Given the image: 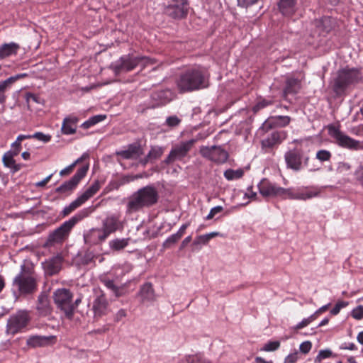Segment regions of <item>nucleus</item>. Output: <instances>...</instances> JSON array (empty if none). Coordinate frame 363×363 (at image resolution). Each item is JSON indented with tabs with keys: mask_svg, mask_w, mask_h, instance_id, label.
I'll use <instances>...</instances> for the list:
<instances>
[{
	"mask_svg": "<svg viewBox=\"0 0 363 363\" xmlns=\"http://www.w3.org/2000/svg\"><path fill=\"white\" fill-rule=\"evenodd\" d=\"M259 194L264 198L277 197L279 186L267 179H262L257 184Z\"/></svg>",
	"mask_w": 363,
	"mask_h": 363,
	"instance_id": "obj_22",
	"label": "nucleus"
},
{
	"mask_svg": "<svg viewBox=\"0 0 363 363\" xmlns=\"http://www.w3.org/2000/svg\"><path fill=\"white\" fill-rule=\"evenodd\" d=\"M53 298L57 308L62 311L67 318H72V299H73V294L70 290L65 288L58 289L53 293Z\"/></svg>",
	"mask_w": 363,
	"mask_h": 363,
	"instance_id": "obj_11",
	"label": "nucleus"
},
{
	"mask_svg": "<svg viewBox=\"0 0 363 363\" xmlns=\"http://www.w3.org/2000/svg\"><path fill=\"white\" fill-rule=\"evenodd\" d=\"M272 100L262 99L254 106L252 110L255 113H256L259 111L260 109H262L269 105H272Z\"/></svg>",
	"mask_w": 363,
	"mask_h": 363,
	"instance_id": "obj_47",
	"label": "nucleus"
},
{
	"mask_svg": "<svg viewBox=\"0 0 363 363\" xmlns=\"http://www.w3.org/2000/svg\"><path fill=\"white\" fill-rule=\"evenodd\" d=\"M351 315L356 320H362L363 318V306L359 305L352 311Z\"/></svg>",
	"mask_w": 363,
	"mask_h": 363,
	"instance_id": "obj_51",
	"label": "nucleus"
},
{
	"mask_svg": "<svg viewBox=\"0 0 363 363\" xmlns=\"http://www.w3.org/2000/svg\"><path fill=\"white\" fill-rule=\"evenodd\" d=\"M130 238H116L109 241V247L114 251H120L129 244Z\"/></svg>",
	"mask_w": 363,
	"mask_h": 363,
	"instance_id": "obj_36",
	"label": "nucleus"
},
{
	"mask_svg": "<svg viewBox=\"0 0 363 363\" xmlns=\"http://www.w3.org/2000/svg\"><path fill=\"white\" fill-rule=\"evenodd\" d=\"M120 225V221L116 216H109L103 220L102 227L100 228L108 238L111 233L118 230Z\"/></svg>",
	"mask_w": 363,
	"mask_h": 363,
	"instance_id": "obj_32",
	"label": "nucleus"
},
{
	"mask_svg": "<svg viewBox=\"0 0 363 363\" xmlns=\"http://www.w3.org/2000/svg\"><path fill=\"white\" fill-rule=\"evenodd\" d=\"M333 356V352L330 349L320 350L318 355L315 358V363H320L323 359L329 358Z\"/></svg>",
	"mask_w": 363,
	"mask_h": 363,
	"instance_id": "obj_46",
	"label": "nucleus"
},
{
	"mask_svg": "<svg viewBox=\"0 0 363 363\" xmlns=\"http://www.w3.org/2000/svg\"><path fill=\"white\" fill-rule=\"evenodd\" d=\"M340 349L341 350H356L357 347L356 345L353 342L350 343H343L340 346Z\"/></svg>",
	"mask_w": 363,
	"mask_h": 363,
	"instance_id": "obj_62",
	"label": "nucleus"
},
{
	"mask_svg": "<svg viewBox=\"0 0 363 363\" xmlns=\"http://www.w3.org/2000/svg\"><path fill=\"white\" fill-rule=\"evenodd\" d=\"M297 353H292L287 355L284 359V363H295L297 361Z\"/></svg>",
	"mask_w": 363,
	"mask_h": 363,
	"instance_id": "obj_64",
	"label": "nucleus"
},
{
	"mask_svg": "<svg viewBox=\"0 0 363 363\" xmlns=\"http://www.w3.org/2000/svg\"><path fill=\"white\" fill-rule=\"evenodd\" d=\"M38 290V275L34 266L29 262L21 265L20 272L12 281V292L17 298L21 296L35 294Z\"/></svg>",
	"mask_w": 363,
	"mask_h": 363,
	"instance_id": "obj_2",
	"label": "nucleus"
},
{
	"mask_svg": "<svg viewBox=\"0 0 363 363\" xmlns=\"http://www.w3.org/2000/svg\"><path fill=\"white\" fill-rule=\"evenodd\" d=\"M79 118L74 114L66 116L62 122V132L65 135H72L76 133Z\"/></svg>",
	"mask_w": 363,
	"mask_h": 363,
	"instance_id": "obj_29",
	"label": "nucleus"
},
{
	"mask_svg": "<svg viewBox=\"0 0 363 363\" xmlns=\"http://www.w3.org/2000/svg\"><path fill=\"white\" fill-rule=\"evenodd\" d=\"M320 189L315 186L283 188L279 186L277 197L282 199L306 201L317 197Z\"/></svg>",
	"mask_w": 363,
	"mask_h": 363,
	"instance_id": "obj_5",
	"label": "nucleus"
},
{
	"mask_svg": "<svg viewBox=\"0 0 363 363\" xmlns=\"http://www.w3.org/2000/svg\"><path fill=\"white\" fill-rule=\"evenodd\" d=\"M27 74L26 73H23V74H18L16 75H14V76H11L10 77H9L8 79H5L6 82L8 84V85L10 86V88L11 87V85L16 82L18 79H21V78H23L25 77H26Z\"/></svg>",
	"mask_w": 363,
	"mask_h": 363,
	"instance_id": "obj_56",
	"label": "nucleus"
},
{
	"mask_svg": "<svg viewBox=\"0 0 363 363\" xmlns=\"http://www.w3.org/2000/svg\"><path fill=\"white\" fill-rule=\"evenodd\" d=\"M223 211V208L221 206H217L212 208L209 213L205 218L206 220L213 219L218 213H221Z\"/></svg>",
	"mask_w": 363,
	"mask_h": 363,
	"instance_id": "obj_53",
	"label": "nucleus"
},
{
	"mask_svg": "<svg viewBox=\"0 0 363 363\" xmlns=\"http://www.w3.org/2000/svg\"><path fill=\"white\" fill-rule=\"evenodd\" d=\"M286 133L284 131H272L267 137L261 141L262 147L272 148L275 145H279L285 138Z\"/></svg>",
	"mask_w": 363,
	"mask_h": 363,
	"instance_id": "obj_27",
	"label": "nucleus"
},
{
	"mask_svg": "<svg viewBox=\"0 0 363 363\" xmlns=\"http://www.w3.org/2000/svg\"><path fill=\"white\" fill-rule=\"evenodd\" d=\"M106 118V116L104 114L95 115L89 118L87 121H84L81 127L84 129H88L96 124L104 121Z\"/></svg>",
	"mask_w": 363,
	"mask_h": 363,
	"instance_id": "obj_39",
	"label": "nucleus"
},
{
	"mask_svg": "<svg viewBox=\"0 0 363 363\" xmlns=\"http://www.w3.org/2000/svg\"><path fill=\"white\" fill-rule=\"evenodd\" d=\"M91 213L89 208H84L77 212L68 220L65 221L60 227L56 228L48 237L45 247H51L55 244H59L68 238L71 230L77 223L89 216Z\"/></svg>",
	"mask_w": 363,
	"mask_h": 363,
	"instance_id": "obj_4",
	"label": "nucleus"
},
{
	"mask_svg": "<svg viewBox=\"0 0 363 363\" xmlns=\"http://www.w3.org/2000/svg\"><path fill=\"white\" fill-rule=\"evenodd\" d=\"M243 174L244 171L242 169H238L236 170L228 169L224 172V177L228 181L240 179Z\"/></svg>",
	"mask_w": 363,
	"mask_h": 363,
	"instance_id": "obj_40",
	"label": "nucleus"
},
{
	"mask_svg": "<svg viewBox=\"0 0 363 363\" xmlns=\"http://www.w3.org/2000/svg\"><path fill=\"white\" fill-rule=\"evenodd\" d=\"M361 79L362 74L358 69H341L334 79L333 90L337 95H340L349 86L358 83Z\"/></svg>",
	"mask_w": 363,
	"mask_h": 363,
	"instance_id": "obj_6",
	"label": "nucleus"
},
{
	"mask_svg": "<svg viewBox=\"0 0 363 363\" xmlns=\"http://www.w3.org/2000/svg\"><path fill=\"white\" fill-rule=\"evenodd\" d=\"M94 254L92 252L87 250L82 257V264L87 265L94 262Z\"/></svg>",
	"mask_w": 363,
	"mask_h": 363,
	"instance_id": "obj_50",
	"label": "nucleus"
},
{
	"mask_svg": "<svg viewBox=\"0 0 363 363\" xmlns=\"http://www.w3.org/2000/svg\"><path fill=\"white\" fill-rule=\"evenodd\" d=\"M297 0H279L278 9L282 15L292 16L296 11Z\"/></svg>",
	"mask_w": 363,
	"mask_h": 363,
	"instance_id": "obj_31",
	"label": "nucleus"
},
{
	"mask_svg": "<svg viewBox=\"0 0 363 363\" xmlns=\"http://www.w3.org/2000/svg\"><path fill=\"white\" fill-rule=\"evenodd\" d=\"M180 238L174 233L168 237L162 243V247L164 249L171 248L172 245L176 244Z\"/></svg>",
	"mask_w": 363,
	"mask_h": 363,
	"instance_id": "obj_45",
	"label": "nucleus"
},
{
	"mask_svg": "<svg viewBox=\"0 0 363 363\" xmlns=\"http://www.w3.org/2000/svg\"><path fill=\"white\" fill-rule=\"evenodd\" d=\"M94 299L92 305L94 318L97 320L108 313V302L105 293L101 289H94Z\"/></svg>",
	"mask_w": 363,
	"mask_h": 363,
	"instance_id": "obj_17",
	"label": "nucleus"
},
{
	"mask_svg": "<svg viewBox=\"0 0 363 363\" xmlns=\"http://www.w3.org/2000/svg\"><path fill=\"white\" fill-rule=\"evenodd\" d=\"M200 153L203 157L218 164L225 163L229 157L227 151L216 145L211 147L202 146L200 149Z\"/></svg>",
	"mask_w": 363,
	"mask_h": 363,
	"instance_id": "obj_18",
	"label": "nucleus"
},
{
	"mask_svg": "<svg viewBox=\"0 0 363 363\" xmlns=\"http://www.w3.org/2000/svg\"><path fill=\"white\" fill-rule=\"evenodd\" d=\"M351 169V165L347 162H339L337 164V171L340 172H347Z\"/></svg>",
	"mask_w": 363,
	"mask_h": 363,
	"instance_id": "obj_60",
	"label": "nucleus"
},
{
	"mask_svg": "<svg viewBox=\"0 0 363 363\" xmlns=\"http://www.w3.org/2000/svg\"><path fill=\"white\" fill-rule=\"evenodd\" d=\"M159 199V194L156 188L148 185L139 189L128 197L126 203V213L132 214L144 208H150L155 205Z\"/></svg>",
	"mask_w": 363,
	"mask_h": 363,
	"instance_id": "obj_3",
	"label": "nucleus"
},
{
	"mask_svg": "<svg viewBox=\"0 0 363 363\" xmlns=\"http://www.w3.org/2000/svg\"><path fill=\"white\" fill-rule=\"evenodd\" d=\"M181 123V119H179L177 116H171L167 118L166 124L169 127H176Z\"/></svg>",
	"mask_w": 363,
	"mask_h": 363,
	"instance_id": "obj_54",
	"label": "nucleus"
},
{
	"mask_svg": "<svg viewBox=\"0 0 363 363\" xmlns=\"http://www.w3.org/2000/svg\"><path fill=\"white\" fill-rule=\"evenodd\" d=\"M348 305V302L346 301H338L335 306L331 309L330 313L333 315H337L340 310Z\"/></svg>",
	"mask_w": 363,
	"mask_h": 363,
	"instance_id": "obj_52",
	"label": "nucleus"
},
{
	"mask_svg": "<svg viewBox=\"0 0 363 363\" xmlns=\"http://www.w3.org/2000/svg\"><path fill=\"white\" fill-rule=\"evenodd\" d=\"M301 88V81L292 77H287L284 82V88L283 89L282 97L287 100L289 95L296 94Z\"/></svg>",
	"mask_w": 363,
	"mask_h": 363,
	"instance_id": "obj_25",
	"label": "nucleus"
},
{
	"mask_svg": "<svg viewBox=\"0 0 363 363\" xmlns=\"http://www.w3.org/2000/svg\"><path fill=\"white\" fill-rule=\"evenodd\" d=\"M100 189V184L98 180L89 186L84 192L79 196L75 200L72 201L68 206H66L61 212L63 217L67 216L77 208L80 207L83 203L94 196Z\"/></svg>",
	"mask_w": 363,
	"mask_h": 363,
	"instance_id": "obj_12",
	"label": "nucleus"
},
{
	"mask_svg": "<svg viewBox=\"0 0 363 363\" xmlns=\"http://www.w3.org/2000/svg\"><path fill=\"white\" fill-rule=\"evenodd\" d=\"M30 313L26 310H19L12 314L8 319L6 332L8 334L15 335L23 331L30 322Z\"/></svg>",
	"mask_w": 363,
	"mask_h": 363,
	"instance_id": "obj_9",
	"label": "nucleus"
},
{
	"mask_svg": "<svg viewBox=\"0 0 363 363\" xmlns=\"http://www.w3.org/2000/svg\"><path fill=\"white\" fill-rule=\"evenodd\" d=\"M189 9L188 0H169L164 13L173 19H183L187 16Z\"/></svg>",
	"mask_w": 363,
	"mask_h": 363,
	"instance_id": "obj_13",
	"label": "nucleus"
},
{
	"mask_svg": "<svg viewBox=\"0 0 363 363\" xmlns=\"http://www.w3.org/2000/svg\"><path fill=\"white\" fill-rule=\"evenodd\" d=\"M280 347V342L279 341H269L267 342L262 350L266 351V352H272L275 351Z\"/></svg>",
	"mask_w": 363,
	"mask_h": 363,
	"instance_id": "obj_48",
	"label": "nucleus"
},
{
	"mask_svg": "<svg viewBox=\"0 0 363 363\" xmlns=\"http://www.w3.org/2000/svg\"><path fill=\"white\" fill-rule=\"evenodd\" d=\"M107 237L101 228H92L84 235V242L89 245H98L106 240Z\"/></svg>",
	"mask_w": 363,
	"mask_h": 363,
	"instance_id": "obj_26",
	"label": "nucleus"
},
{
	"mask_svg": "<svg viewBox=\"0 0 363 363\" xmlns=\"http://www.w3.org/2000/svg\"><path fill=\"white\" fill-rule=\"evenodd\" d=\"M116 154L124 160H136L143 154V151L141 145L135 143L128 145L126 150L117 151Z\"/></svg>",
	"mask_w": 363,
	"mask_h": 363,
	"instance_id": "obj_23",
	"label": "nucleus"
},
{
	"mask_svg": "<svg viewBox=\"0 0 363 363\" xmlns=\"http://www.w3.org/2000/svg\"><path fill=\"white\" fill-rule=\"evenodd\" d=\"M209 74L202 67H194L188 68L182 72L176 84L180 93L191 92L208 86Z\"/></svg>",
	"mask_w": 363,
	"mask_h": 363,
	"instance_id": "obj_1",
	"label": "nucleus"
},
{
	"mask_svg": "<svg viewBox=\"0 0 363 363\" xmlns=\"http://www.w3.org/2000/svg\"><path fill=\"white\" fill-rule=\"evenodd\" d=\"M291 118L288 116H277L265 121L259 128L260 132L267 133L274 127H285L289 124Z\"/></svg>",
	"mask_w": 363,
	"mask_h": 363,
	"instance_id": "obj_19",
	"label": "nucleus"
},
{
	"mask_svg": "<svg viewBox=\"0 0 363 363\" xmlns=\"http://www.w3.org/2000/svg\"><path fill=\"white\" fill-rule=\"evenodd\" d=\"M354 176L357 182L363 187V167L360 166L355 172Z\"/></svg>",
	"mask_w": 363,
	"mask_h": 363,
	"instance_id": "obj_57",
	"label": "nucleus"
},
{
	"mask_svg": "<svg viewBox=\"0 0 363 363\" xmlns=\"http://www.w3.org/2000/svg\"><path fill=\"white\" fill-rule=\"evenodd\" d=\"M56 337L54 335H31L26 340V345L33 348L43 347L55 343Z\"/></svg>",
	"mask_w": 363,
	"mask_h": 363,
	"instance_id": "obj_21",
	"label": "nucleus"
},
{
	"mask_svg": "<svg viewBox=\"0 0 363 363\" xmlns=\"http://www.w3.org/2000/svg\"><path fill=\"white\" fill-rule=\"evenodd\" d=\"M335 26L333 18L330 16H323L316 22V26L323 33H328Z\"/></svg>",
	"mask_w": 363,
	"mask_h": 363,
	"instance_id": "obj_35",
	"label": "nucleus"
},
{
	"mask_svg": "<svg viewBox=\"0 0 363 363\" xmlns=\"http://www.w3.org/2000/svg\"><path fill=\"white\" fill-rule=\"evenodd\" d=\"M20 46L16 43H4L0 46V60L16 55Z\"/></svg>",
	"mask_w": 363,
	"mask_h": 363,
	"instance_id": "obj_34",
	"label": "nucleus"
},
{
	"mask_svg": "<svg viewBox=\"0 0 363 363\" xmlns=\"http://www.w3.org/2000/svg\"><path fill=\"white\" fill-rule=\"evenodd\" d=\"M152 99L156 101V103L147 108H155L162 106L169 102L173 97V93L169 89L158 90L152 94Z\"/></svg>",
	"mask_w": 363,
	"mask_h": 363,
	"instance_id": "obj_28",
	"label": "nucleus"
},
{
	"mask_svg": "<svg viewBox=\"0 0 363 363\" xmlns=\"http://www.w3.org/2000/svg\"><path fill=\"white\" fill-rule=\"evenodd\" d=\"M196 142V139H191L174 145L162 163L169 165L175 161H184L186 157H189V153Z\"/></svg>",
	"mask_w": 363,
	"mask_h": 363,
	"instance_id": "obj_10",
	"label": "nucleus"
},
{
	"mask_svg": "<svg viewBox=\"0 0 363 363\" xmlns=\"http://www.w3.org/2000/svg\"><path fill=\"white\" fill-rule=\"evenodd\" d=\"M183 363H213L201 354L188 355L183 359Z\"/></svg>",
	"mask_w": 363,
	"mask_h": 363,
	"instance_id": "obj_38",
	"label": "nucleus"
},
{
	"mask_svg": "<svg viewBox=\"0 0 363 363\" xmlns=\"http://www.w3.org/2000/svg\"><path fill=\"white\" fill-rule=\"evenodd\" d=\"M10 86L5 80L0 82V104H4L6 100L5 93L10 89Z\"/></svg>",
	"mask_w": 363,
	"mask_h": 363,
	"instance_id": "obj_44",
	"label": "nucleus"
},
{
	"mask_svg": "<svg viewBox=\"0 0 363 363\" xmlns=\"http://www.w3.org/2000/svg\"><path fill=\"white\" fill-rule=\"evenodd\" d=\"M26 99L28 104H29L30 101L37 104H41V98L38 95L30 92L26 94Z\"/></svg>",
	"mask_w": 363,
	"mask_h": 363,
	"instance_id": "obj_55",
	"label": "nucleus"
},
{
	"mask_svg": "<svg viewBox=\"0 0 363 363\" xmlns=\"http://www.w3.org/2000/svg\"><path fill=\"white\" fill-rule=\"evenodd\" d=\"M164 149L162 147L158 146L152 147L147 154V158H150L152 162L160 158L162 155Z\"/></svg>",
	"mask_w": 363,
	"mask_h": 363,
	"instance_id": "obj_42",
	"label": "nucleus"
},
{
	"mask_svg": "<svg viewBox=\"0 0 363 363\" xmlns=\"http://www.w3.org/2000/svg\"><path fill=\"white\" fill-rule=\"evenodd\" d=\"M145 59V57H135L130 55H123L111 65V68L116 74L128 72L134 69Z\"/></svg>",
	"mask_w": 363,
	"mask_h": 363,
	"instance_id": "obj_15",
	"label": "nucleus"
},
{
	"mask_svg": "<svg viewBox=\"0 0 363 363\" xmlns=\"http://www.w3.org/2000/svg\"><path fill=\"white\" fill-rule=\"evenodd\" d=\"M75 167L74 164H71L70 165L67 166V167L64 168L60 172V175L62 177H64L65 175L69 174Z\"/></svg>",
	"mask_w": 363,
	"mask_h": 363,
	"instance_id": "obj_61",
	"label": "nucleus"
},
{
	"mask_svg": "<svg viewBox=\"0 0 363 363\" xmlns=\"http://www.w3.org/2000/svg\"><path fill=\"white\" fill-rule=\"evenodd\" d=\"M259 0H238V6L242 7H248L257 3Z\"/></svg>",
	"mask_w": 363,
	"mask_h": 363,
	"instance_id": "obj_59",
	"label": "nucleus"
},
{
	"mask_svg": "<svg viewBox=\"0 0 363 363\" xmlns=\"http://www.w3.org/2000/svg\"><path fill=\"white\" fill-rule=\"evenodd\" d=\"M30 135V138H35L38 140L43 141L44 143L49 142L52 138L51 135L44 134L43 133H41V132H37V133H34L33 135Z\"/></svg>",
	"mask_w": 363,
	"mask_h": 363,
	"instance_id": "obj_49",
	"label": "nucleus"
},
{
	"mask_svg": "<svg viewBox=\"0 0 363 363\" xmlns=\"http://www.w3.org/2000/svg\"><path fill=\"white\" fill-rule=\"evenodd\" d=\"M36 311L38 316L47 317L52 314V307L48 296L42 292L38 297Z\"/></svg>",
	"mask_w": 363,
	"mask_h": 363,
	"instance_id": "obj_20",
	"label": "nucleus"
},
{
	"mask_svg": "<svg viewBox=\"0 0 363 363\" xmlns=\"http://www.w3.org/2000/svg\"><path fill=\"white\" fill-rule=\"evenodd\" d=\"M29 138H30V135H19L16 140L11 144V150H10V151L13 152L14 154L18 155L21 150V141Z\"/></svg>",
	"mask_w": 363,
	"mask_h": 363,
	"instance_id": "obj_41",
	"label": "nucleus"
},
{
	"mask_svg": "<svg viewBox=\"0 0 363 363\" xmlns=\"http://www.w3.org/2000/svg\"><path fill=\"white\" fill-rule=\"evenodd\" d=\"M284 160L286 167L295 172H299L309 166V155L301 148H293L286 152Z\"/></svg>",
	"mask_w": 363,
	"mask_h": 363,
	"instance_id": "obj_7",
	"label": "nucleus"
},
{
	"mask_svg": "<svg viewBox=\"0 0 363 363\" xmlns=\"http://www.w3.org/2000/svg\"><path fill=\"white\" fill-rule=\"evenodd\" d=\"M219 235L220 233L218 232H211L210 233L197 236L193 242V245L197 247L201 245H206L211 239L217 237Z\"/></svg>",
	"mask_w": 363,
	"mask_h": 363,
	"instance_id": "obj_37",
	"label": "nucleus"
},
{
	"mask_svg": "<svg viewBox=\"0 0 363 363\" xmlns=\"http://www.w3.org/2000/svg\"><path fill=\"white\" fill-rule=\"evenodd\" d=\"M328 134L333 139V143L342 148L350 150H358L362 148L360 141L350 137L341 131L338 127L329 125Z\"/></svg>",
	"mask_w": 363,
	"mask_h": 363,
	"instance_id": "obj_8",
	"label": "nucleus"
},
{
	"mask_svg": "<svg viewBox=\"0 0 363 363\" xmlns=\"http://www.w3.org/2000/svg\"><path fill=\"white\" fill-rule=\"evenodd\" d=\"M331 157L332 153L326 150H320L315 155V158L320 162H329Z\"/></svg>",
	"mask_w": 363,
	"mask_h": 363,
	"instance_id": "obj_43",
	"label": "nucleus"
},
{
	"mask_svg": "<svg viewBox=\"0 0 363 363\" xmlns=\"http://www.w3.org/2000/svg\"><path fill=\"white\" fill-rule=\"evenodd\" d=\"M88 169V165L79 168L69 180L65 182L55 189V192L65 196L70 195L77 188L80 181L86 176Z\"/></svg>",
	"mask_w": 363,
	"mask_h": 363,
	"instance_id": "obj_16",
	"label": "nucleus"
},
{
	"mask_svg": "<svg viewBox=\"0 0 363 363\" xmlns=\"http://www.w3.org/2000/svg\"><path fill=\"white\" fill-rule=\"evenodd\" d=\"M247 191L245 194V197H247L251 199H257V193L252 191V186H250L247 189Z\"/></svg>",
	"mask_w": 363,
	"mask_h": 363,
	"instance_id": "obj_63",
	"label": "nucleus"
},
{
	"mask_svg": "<svg viewBox=\"0 0 363 363\" xmlns=\"http://www.w3.org/2000/svg\"><path fill=\"white\" fill-rule=\"evenodd\" d=\"M99 279L116 298L126 294V284L120 283L118 276L111 273L103 274L99 276Z\"/></svg>",
	"mask_w": 363,
	"mask_h": 363,
	"instance_id": "obj_14",
	"label": "nucleus"
},
{
	"mask_svg": "<svg viewBox=\"0 0 363 363\" xmlns=\"http://www.w3.org/2000/svg\"><path fill=\"white\" fill-rule=\"evenodd\" d=\"M63 257L57 255L42 263L45 273L50 276L54 275L60 272L62 267Z\"/></svg>",
	"mask_w": 363,
	"mask_h": 363,
	"instance_id": "obj_24",
	"label": "nucleus"
},
{
	"mask_svg": "<svg viewBox=\"0 0 363 363\" xmlns=\"http://www.w3.org/2000/svg\"><path fill=\"white\" fill-rule=\"evenodd\" d=\"M138 296L141 298V303L152 302L155 300V291L150 282H146L140 286Z\"/></svg>",
	"mask_w": 363,
	"mask_h": 363,
	"instance_id": "obj_30",
	"label": "nucleus"
},
{
	"mask_svg": "<svg viewBox=\"0 0 363 363\" xmlns=\"http://www.w3.org/2000/svg\"><path fill=\"white\" fill-rule=\"evenodd\" d=\"M311 347H312L311 342L310 341H305L300 345L299 349L302 353L307 354L309 352Z\"/></svg>",
	"mask_w": 363,
	"mask_h": 363,
	"instance_id": "obj_58",
	"label": "nucleus"
},
{
	"mask_svg": "<svg viewBox=\"0 0 363 363\" xmlns=\"http://www.w3.org/2000/svg\"><path fill=\"white\" fill-rule=\"evenodd\" d=\"M18 155L9 150L3 156L2 162L6 167L10 168L13 173L18 172L21 169L20 164H16L13 157Z\"/></svg>",
	"mask_w": 363,
	"mask_h": 363,
	"instance_id": "obj_33",
	"label": "nucleus"
}]
</instances>
